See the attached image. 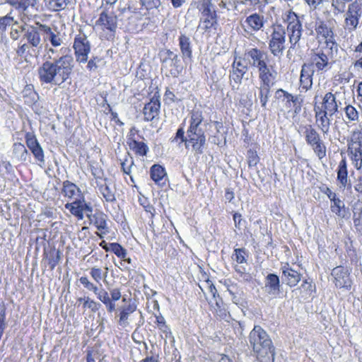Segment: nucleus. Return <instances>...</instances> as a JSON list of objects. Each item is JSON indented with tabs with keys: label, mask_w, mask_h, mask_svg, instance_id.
Returning <instances> with one entry per match:
<instances>
[{
	"label": "nucleus",
	"mask_w": 362,
	"mask_h": 362,
	"mask_svg": "<svg viewBox=\"0 0 362 362\" xmlns=\"http://www.w3.org/2000/svg\"><path fill=\"white\" fill-rule=\"evenodd\" d=\"M298 132L304 137L307 144L312 148L319 159L326 156V146L321 139L320 134L311 124L300 125Z\"/></svg>",
	"instance_id": "nucleus-5"
},
{
	"label": "nucleus",
	"mask_w": 362,
	"mask_h": 362,
	"mask_svg": "<svg viewBox=\"0 0 362 362\" xmlns=\"http://www.w3.org/2000/svg\"><path fill=\"white\" fill-rule=\"evenodd\" d=\"M258 74L259 82L264 83L274 84V81L277 76V71L272 64H269L266 67L259 70Z\"/></svg>",
	"instance_id": "nucleus-31"
},
{
	"label": "nucleus",
	"mask_w": 362,
	"mask_h": 362,
	"mask_svg": "<svg viewBox=\"0 0 362 362\" xmlns=\"http://www.w3.org/2000/svg\"><path fill=\"white\" fill-rule=\"evenodd\" d=\"M347 164L345 158L341 159L337 168V180L341 187H345L348 182Z\"/></svg>",
	"instance_id": "nucleus-35"
},
{
	"label": "nucleus",
	"mask_w": 362,
	"mask_h": 362,
	"mask_svg": "<svg viewBox=\"0 0 362 362\" xmlns=\"http://www.w3.org/2000/svg\"><path fill=\"white\" fill-rule=\"evenodd\" d=\"M281 269L282 271V280L288 286L293 287L300 281V274L292 269L288 263L281 267Z\"/></svg>",
	"instance_id": "nucleus-26"
},
{
	"label": "nucleus",
	"mask_w": 362,
	"mask_h": 362,
	"mask_svg": "<svg viewBox=\"0 0 362 362\" xmlns=\"http://www.w3.org/2000/svg\"><path fill=\"white\" fill-rule=\"evenodd\" d=\"M42 48V46L26 42L20 46L16 52L18 56L25 58L26 61H29L31 59L37 58L40 55Z\"/></svg>",
	"instance_id": "nucleus-22"
},
{
	"label": "nucleus",
	"mask_w": 362,
	"mask_h": 362,
	"mask_svg": "<svg viewBox=\"0 0 362 362\" xmlns=\"http://www.w3.org/2000/svg\"><path fill=\"white\" fill-rule=\"evenodd\" d=\"M105 251H111L115 255H117L118 257L121 259H124V257L127 255V250L119 243H112L109 245L108 248H105Z\"/></svg>",
	"instance_id": "nucleus-43"
},
{
	"label": "nucleus",
	"mask_w": 362,
	"mask_h": 362,
	"mask_svg": "<svg viewBox=\"0 0 362 362\" xmlns=\"http://www.w3.org/2000/svg\"><path fill=\"white\" fill-rule=\"evenodd\" d=\"M6 3L15 7L20 13L27 16V11L30 6L29 0H6Z\"/></svg>",
	"instance_id": "nucleus-41"
},
{
	"label": "nucleus",
	"mask_w": 362,
	"mask_h": 362,
	"mask_svg": "<svg viewBox=\"0 0 362 362\" xmlns=\"http://www.w3.org/2000/svg\"><path fill=\"white\" fill-rule=\"evenodd\" d=\"M151 178L159 186H163L167 182L165 169L160 165L154 164L150 169Z\"/></svg>",
	"instance_id": "nucleus-30"
},
{
	"label": "nucleus",
	"mask_w": 362,
	"mask_h": 362,
	"mask_svg": "<svg viewBox=\"0 0 362 362\" xmlns=\"http://www.w3.org/2000/svg\"><path fill=\"white\" fill-rule=\"evenodd\" d=\"M17 22L14 20V18L8 14L4 17L0 18V31L4 32L8 26L16 25Z\"/></svg>",
	"instance_id": "nucleus-45"
},
{
	"label": "nucleus",
	"mask_w": 362,
	"mask_h": 362,
	"mask_svg": "<svg viewBox=\"0 0 362 362\" xmlns=\"http://www.w3.org/2000/svg\"><path fill=\"white\" fill-rule=\"evenodd\" d=\"M62 194L69 200L74 199L71 203H66L65 208L78 220L83 219L84 212L93 211L90 203L86 202L81 189L74 182L65 180L62 182Z\"/></svg>",
	"instance_id": "nucleus-3"
},
{
	"label": "nucleus",
	"mask_w": 362,
	"mask_h": 362,
	"mask_svg": "<svg viewBox=\"0 0 362 362\" xmlns=\"http://www.w3.org/2000/svg\"><path fill=\"white\" fill-rule=\"evenodd\" d=\"M129 148L133 150L136 154L144 156L146 155L148 147L147 145L141 141H137L136 140L132 139L129 142Z\"/></svg>",
	"instance_id": "nucleus-39"
},
{
	"label": "nucleus",
	"mask_w": 362,
	"mask_h": 362,
	"mask_svg": "<svg viewBox=\"0 0 362 362\" xmlns=\"http://www.w3.org/2000/svg\"><path fill=\"white\" fill-rule=\"evenodd\" d=\"M109 291H110V295L111 296V297H110V300L115 302L120 299L122 294H121V291L119 288H111L109 290Z\"/></svg>",
	"instance_id": "nucleus-60"
},
{
	"label": "nucleus",
	"mask_w": 362,
	"mask_h": 362,
	"mask_svg": "<svg viewBox=\"0 0 362 362\" xmlns=\"http://www.w3.org/2000/svg\"><path fill=\"white\" fill-rule=\"evenodd\" d=\"M160 103L158 98L153 97L150 102L145 105L143 113L146 121H152L158 116Z\"/></svg>",
	"instance_id": "nucleus-28"
},
{
	"label": "nucleus",
	"mask_w": 362,
	"mask_h": 362,
	"mask_svg": "<svg viewBox=\"0 0 362 362\" xmlns=\"http://www.w3.org/2000/svg\"><path fill=\"white\" fill-rule=\"evenodd\" d=\"M161 69L169 72L173 77H177L182 72V66L177 54L170 49H164L159 53Z\"/></svg>",
	"instance_id": "nucleus-10"
},
{
	"label": "nucleus",
	"mask_w": 362,
	"mask_h": 362,
	"mask_svg": "<svg viewBox=\"0 0 362 362\" xmlns=\"http://www.w3.org/2000/svg\"><path fill=\"white\" fill-rule=\"evenodd\" d=\"M61 258V252L59 250H53L49 252L47 256L48 265L51 270H53L59 263Z\"/></svg>",
	"instance_id": "nucleus-44"
},
{
	"label": "nucleus",
	"mask_w": 362,
	"mask_h": 362,
	"mask_svg": "<svg viewBox=\"0 0 362 362\" xmlns=\"http://www.w3.org/2000/svg\"><path fill=\"white\" fill-rule=\"evenodd\" d=\"M79 281L84 286L85 288L90 291H93L94 293L98 289V287L95 284L92 283L87 276H81L79 279Z\"/></svg>",
	"instance_id": "nucleus-51"
},
{
	"label": "nucleus",
	"mask_w": 362,
	"mask_h": 362,
	"mask_svg": "<svg viewBox=\"0 0 362 362\" xmlns=\"http://www.w3.org/2000/svg\"><path fill=\"white\" fill-rule=\"evenodd\" d=\"M21 25H18V24L16 25L12 26L10 35L13 40H16L18 39V37H20V33H23L21 30Z\"/></svg>",
	"instance_id": "nucleus-63"
},
{
	"label": "nucleus",
	"mask_w": 362,
	"mask_h": 362,
	"mask_svg": "<svg viewBox=\"0 0 362 362\" xmlns=\"http://www.w3.org/2000/svg\"><path fill=\"white\" fill-rule=\"evenodd\" d=\"M274 98L278 105L281 107L282 110H285L290 112L293 107L294 115H297L301 112L303 99L300 95H293L288 91L279 88L275 91Z\"/></svg>",
	"instance_id": "nucleus-8"
},
{
	"label": "nucleus",
	"mask_w": 362,
	"mask_h": 362,
	"mask_svg": "<svg viewBox=\"0 0 362 362\" xmlns=\"http://www.w3.org/2000/svg\"><path fill=\"white\" fill-rule=\"evenodd\" d=\"M99 191L107 202H112L116 199L114 189L106 182L100 185Z\"/></svg>",
	"instance_id": "nucleus-40"
},
{
	"label": "nucleus",
	"mask_w": 362,
	"mask_h": 362,
	"mask_svg": "<svg viewBox=\"0 0 362 362\" xmlns=\"http://www.w3.org/2000/svg\"><path fill=\"white\" fill-rule=\"evenodd\" d=\"M42 26L46 25L36 23L34 25L25 24L20 27L21 30L23 32V39L27 43L42 46L41 39V33L43 34Z\"/></svg>",
	"instance_id": "nucleus-15"
},
{
	"label": "nucleus",
	"mask_w": 362,
	"mask_h": 362,
	"mask_svg": "<svg viewBox=\"0 0 362 362\" xmlns=\"http://www.w3.org/2000/svg\"><path fill=\"white\" fill-rule=\"evenodd\" d=\"M156 323L157 324L158 328L165 334L170 332V328L166 325L165 320L160 314L156 315Z\"/></svg>",
	"instance_id": "nucleus-49"
},
{
	"label": "nucleus",
	"mask_w": 362,
	"mask_h": 362,
	"mask_svg": "<svg viewBox=\"0 0 362 362\" xmlns=\"http://www.w3.org/2000/svg\"><path fill=\"white\" fill-rule=\"evenodd\" d=\"M90 275L96 283L100 284V281L103 280V270L100 268L92 267L90 269Z\"/></svg>",
	"instance_id": "nucleus-53"
},
{
	"label": "nucleus",
	"mask_w": 362,
	"mask_h": 362,
	"mask_svg": "<svg viewBox=\"0 0 362 362\" xmlns=\"http://www.w3.org/2000/svg\"><path fill=\"white\" fill-rule=\"evenodd\" d=\"M272 83H260L259 89V98L262 107H266L269 97L270 95Z\"/></svg>",
	"instance_id": "nucleus-36"
},
{
	"label": "nucleus",
	"mask_w": 362,
	"mask_h": 362,
	"mask_svg": "<svg viewBox=\"0 0 362 362\" xmlns=\"http://www.w3.org/2000/svg\"><path fill=\"white\" fill-rule=\"evenodd\" d=\"M245 255V250L244 249H242V248L235 249L234 254L233 255V258L238 264H243L246 262Z\"/></svg>",
	"instance_id": "nucleus-54"
},
{
	"label": "nucleus",
	"mask_w": 362,
	"mask_h": 362,
	"mask_svg": "<svg viewBox=\"0 0 362 362\" xmlns=\"http://www.w3.org/2000/svg\"><path fill=\"white\" fill-rule=\"evenodd\" d=\"M315 28L317 37L324 39L329 49L332 50L334 48H337V45L334 40L333 32L325 22H317Z\"/></svg>",
	"instance_id": "nucleus-21"
},
{
	"label": "nucleus",
	"mask_w": 362,
	"mask_h": 362,
	"mask_svg": "<svg viewBox=\"0 0 362 362\" xmlns=\"http://www.w3.org/2000/svg\"><path fill=\"white\" fill-rule=\"evenodd\" d=\"M206 284L207 286V288H208V290L209 291V293L212 295L213 298H214L215 300V303H216V305L218 307V308H220V304L221 303V300L219 298L218 300L216 299V297H218L219 298V295L217 293V290L215 287V286L214 285V284L210 281V280H207L206 281Z\"/></svg>",
	"instance_id": "nucleus-50"
},
{
	"label": "nucleus",
	"mask_w": 362,
	"mask_h": 362,
	"mask_svg": "<svg viewBox=\"0 0 362 362\" xmlns=\"http://www.w3.org/2000/svg\"><path fill=\"white\" fill-rule=\"evenodd\" d=\"M346 122H356L359 119V112L356 108L351 105H348L344 108Z\"/></svg>",
	"instance_id": "nucleus-42"
},
{
	"label": "nucleus",
	"mask_w": 362,
	"mask_h": 362,
	"mask_svg": "<svg viewBox=\"0 0 362 362\" xmlns=\"http://www.w3.org/2000/svg\"><path fill=\"white\" fill-rule=\"evenodd\" d=\"M84 300L83 308H88L92 312H96L100 307V304L95 300L86 297Z\"/></svg>",
	"instance_id": "nucleus-52"
},
{
	"label": "nucleus",
	"mask_w": 362,
	"mask_h": 362,
	"mask_svg": "<svg viewBox=\"0 0 362 362\" xmlns=\"http://www.w3.org/2000/svg\"><path fill=\"white\" fill-rule=\"evenodd\" d=\"M315 73L312 64H304L301 67L300 76V87L305 91H308L313 86V77Z\"/></svg>",
	"instance_id": "nucleus-25"
},
{
	"label": "nucleus",
	"mask_w": 362,
	"mask_h": 362,
	"mask_svg": "<svg viewBox=\"0 0 362 362\" xmlns=\"http://www.w3.org/2000/svg\"><path fill=\"white\" fill-rule=\"evenodd\" d=\"M199 11L201 16L199 18L197 30L202 33H215L217 30L218 23V17L215 9L209 1L204 2Z\"/></svg>",
	"instance_id": "nucleus-6"
},
{
	"label": "nucleus",
	"mask_w": 362,
	"mask_h": 362,
	"mask_svg": "<svg viewBox=\"0 0 362 362\" xmlns=\"http://www.w3.org/2000/svg\"><path fill=\"white\" fill-rule=\"evenodd\" d=\"M249 344L259 362H274V346L267 332L255 325L249 334Z\"/></svg>",
	"instance_id": "nucleus-2"
},
{
	"label": "nucleus",
	"mask_w": 362,
	"mask_h": 362,
	"mask_svg": "<svg viewBox=\"0 0 362 362\" xmlns=\"http://www.w3.org/2000/svg\"><path fill=\"white\" fill-rule=\"evenodd\" d=\"M342 3H339L338 1H333L332 4V6L334 7V9L335 11H337L338 13H342L344 11V7H345V5L344 4L346 2H344L342 0H341Z\"/></svg>",
	"instance_id": "nucleus-64"
},
{
	"label": "nucleus",
	"mask_w": 362,
	"mask_h": 362,
	"mask_svg": "<svg viewBox=\"0 0 362 362\" xmlns=\"http://www.w3.org/2000/svg\"><path fill=\"white\" fill-rule=\"evenodd\" d=\"M91 221L93 223L97 229L101 231L103 233H106L108 232L107 216L104 213H95L93 215Z\"/></svg>",
	"instance_id": "nucleus-34"
},
{
	"label": "nucleus",
	"mask_w": 362,
	"mask_h": 362,
	"mask_svg": "<svg viewBox=\"0 0 362 362\" xmlns=\"http://www.w3.org/2000/svg\"><path fill=\"white\" fill-rule=\"evenodd\" d=\"M25 141L37 165L43 167L45 163L44 151L35 134L33 132H27L25 134Z\"/></svg>",
	"instance_id": "nucleus-18"
},
{
	"label": "nucleus",
	"mask_w": 362,
	"mask_h": 362,
	"mask_svg": "<svg viewBox=\"0 0 362 362\" xmlns=\"http://www.w3.org/2000/svg\"><path fill=\"white\" fill-rule=\"evenodd\" d=\"M228 291L231 295V298L233 303L241 307H245V304L246 303V302L245 301L244 299L237 296L232 291L228 290Z\"/></svg>",
	"instance_id": "nucleus-61"
},
{
	"label": "nucleus",
	"mask_w": 362,
	"mask_h": 362,
	"mask_svg": "<svg viewBox=\"0 0 362 362\" xmlns=\"http://www.w3.org/2000/svg\"><path fill=\"white\" fill-rule=\"evenodd\" d=\"M267 21V18L263 15L253 13L245 18L243 27L245 31L257 33L262 30Z\"/></svg>",
	"instance_id": "nucleus-19"
},
{
	"label": "nucleus",
	"mask_w": 362,
	"mask_h": 362,
	"mask_svg": "<svg viewBox=\"0 0 362 362\" xmlns=\"http://www.w3.org/2000/svg\"><path fill=\"white\" fill-rule=\"evenodd\" d=\"M245 56L250 65L257 71L269 64V56L267 52L257 48H251L247 51Z\"/></svg>",
	"instance_id": "nucleus-17"
},
{
	"label": "nucleus",
	"mask_w": 362,
	"mask_h": 362,
	"mask_svg": "<svg viewBox=\"0 0 362 362\" xmlns=\"http://www.w3.org/2000/svg\"><path fill=\"white\" fill-rule=\"evenodd\" d=\"M247 69V66L243 62L240 57H235L229 75L230 84L233 89L238 88Z\"/></svg>",
	"instance_id": "nucleus-16"
},
{
	"label": "nucleus",
	"mask_w": 362,
	"mask_h": 362,
	"mask_svg": "<svg viewBox=\"0 0 362 362\" xmlns=\"http://www.w3.org/2000/svg\"><path fill=\"white\" fill-rule=\"evenodd\" d=\"M284 20L287 23L286 32L288 33L290 44L288 52L300 51L303 47L301 42L303 25L300 18L295 12L290 11Z\"/></svg>",
	"instance_id": "nucleus-4"
},
{
	"label": "nucleus",
	"mask_w": 362,
	"mask_h": 362,
	"mask_svg": "<svg viewBox=\"0 0 362 362\" xmlns=\"http://www.w3.org/2000/svg\"><path fill=\"white\" fill-rule=\"evenodd\" d=\"M6 307L5 305H0V329H5L6 328Z\"/></svg>",
	"instance_id": "nucleus-59"
},
{
	"label": "nucleus",
	"mask_w": 362,
	"mask_h": 362,
	"mask_svg": "<svg viewBox=\"0 0 362 362\" xmlns=\"http://www.w3.org/2000/svg\"><path fill=\"white\" fill-rule=\"evenodd\" d=\"M333 204L331 206V210L339 217H344L342 211L344 210V204L340 199L337 198L332 201Z\"/></svg>",
	"instance_id": "nucleus-46"
},
{
	"label": "nucleus",
	"mask_w": 362,
	"mask_h": 362,
	"mask_svg": "<svg viewBox=\"0 0 362 362\" xmlns=\"http://www.w3.org/2000/svg\"><path fill=\"white\" fill-rule=\"evenodd\" d=\"M103 11L95 22V27L103 31H108L112 36L117 25V18L114 12V8L101 7Z\"/></svg>",
	"instance_id": "nucleus-12"
},
{
	"label": "nucleus",
	"mask_w": 362,
	"mask_h": 362,
	"mask_svg": "<svg viewBox=\"0 0 362 362\" xmlns=\"http://www.w3.org/2000/svg\"><path fill=\"white\" fill-rule=\"evenodd\" d=\"M339 104L337 102V94L331 92H327L322 98V106L320 107V110L322 112H327L329 117L333 116L338 112Z\"/></svg>",
	"instance_id": "nucleus-23"
},
{
	"label": "nucleus",
	"mask_w": 362,
	"mask_h": 362,
	"mask_svg": "<svg viewBox=\"0 0 362 362\" xmlns=\"http://www.w3.org/2000/svg\"><path fill=\"white\" fill-rule=\"evenodd\" d=\"M179 46L183 59H191L192 57V49L189 37L185 34H181L179 37Z\"/></svg>",
	"instance_id": "nucleus-32"
},
{
	"label": "nucleus",
	"mask_w": 362,
	"mask_h": 362,
	"mask_svg": "<svg viewBox=\"0 0 362 362\" xmlns=\"http://www.w3.org/2000/svg\"><path fill=\"white\" fill-rule=\"evenodd\" d=\"M347 153L352 165L357 170L362 168V132L354 131L348 140Z\"/></svg>",
	"instance_id": "nucleus-9"
},
{
	"label": "nucleus",
	"mask_w": 362,
	"mask_h": 362,
	"mask_svg": "<svg viewBox=\"0 0 362 362\" xmlns=\"http://www.w3.org/2000/svg\"><path fill=\"white\" fill-rule=\"evenodd\" d=\"M233 221L235 222V226L238 230H241L244 226L245 221L242 219V216L239 213H235L233 214Z\"/></svg>",
	"instance_id": "nucleus-58"
},
{
	"label": "nucleus",
	"mask_w": 362,
	"mask_h": 362,
	"mask_svg": "<svg viewBox=\"0 0 362 362\" xmlns=\"http://www.w3.org/2000/svg\"><path fill=\"white\" fill-rule=\"evenodd\" d=\"M73 49L78 63H86L90 52V43L85 34L80 33L74 37Z\"/></svg>",
	"instance_id": "nucleus-13"
},
{
	"label": "nucleus",
	"mask_w": 362,
	"mask_h": 362,
	"mask_svg": "<svg viewBox=\"0 0 362 362\" xmlns=\"http://www.w3.org/2000/svg\"><path fill=\"white\" fill-rule=\"evenodd\" d=\"M206 141L201 139H194L192 137H188L185 144V147L187 148L191 145L192 151H194L195 154L200 155L204 152V146L205 145Z\"/></svg>",
	"instance_id": "nucleus-37"
},
{
	"label": "nucleus",
	"mask_w": 362,
	"mask_h": 362,
	"mask_svg": "<svg viewBox=\"0 0 362 362\" xmlns=\"http://www.w3.org/2000/svg\"><path fill=\"white\" fill-rule=\"evenodd\" d=\"M136 310V305L134 303H129L127 306L122 308L119 313V325L122 327H126L129 325V317Z\"/></svg>",
	"instance_id": "nucleus-33"
},
{
	"label": "nucleus",
	"mask_w": 362,
	"mask_h": 362,
	"mask_svg": "<svg viewBox=\"0 0 362 362\" xmlns=\"http://www.w3.org/2000/svg\"><path fill=\"white\" fill-rule=\"evenodd\" d=\"M121 168L124 173L130 175L132 168L134 165V160L129 156H125L124 158L121 161Z\"/></svg>",
	"instance_id": "nucleus-47"
},
{
	"label": "nucleus",
	"mask_w": 362,
	"mask_h": 362,
	"mask_svg": "<svg viewBox=\"0 0 362 362\" xmlns=\"http://www.w3.org/2000/svg\"><path fill=\"white\" fill-rule=\"evenodd\" d=\"M13 153L18 161H25L28 156V150L21 143H15L13 145Z\"/></svg>",
	"instance_id": "nucleus-38"
},
{
	"label": "nucleus",
	"mask_w": 362,
	"mask_h": 362,
	"mask_svg": "<svg viewBox=\"0 0 362 362\" xmlns=\"http://www.w3.org/2000/svg\"><path fill=\"white\" fill-rule=\"evenodd\" d=\"M95 294L96 295L98 299L100 300L103 304L111 300L109 296V293L104 289L99 290L98 288Z\"/></svg>",
	"instance_id": "nucleus-56"
},
{
	"label": "nucleus",
	"mask_w": 362,
	"mask_h": 362,
	"mask_svg": "<svg viewBox=\"0 0 362 362\" xmlns=\"http://www.w3.org/2000/svg\"><path fill=\"white\" fill-rule=\"evenodd\" d=\"M362 16V0H355L351 3L344 15V28L351 32L355 30Z\"/></svg>",
	"instance_id": "nucleus-11"
},
{
	"label": "nucleus",
	"mask_w": 362,
	"mask_h": 362,
	"mask_svg": "<svg viewBox=\"0 0 362 362\" xmlns=\"http://www.w3.org/2000/svg\"><path fill=\"white\" fill-rule=\"evenodd\" d=\"M265 292L276 298L280 293V280L279 277L274 274H269L265 278L264 285Z\"/></svg>",
	"instance_id": "nucleus-27"
},
{
	"label": "nucleus",
	"mask_w": 362,
	"mask_h": 362,
	"mask_svg": "<svg viewBox=\"0 0 362 362\" xmlns=\"http://www.w3.org/2000/svg\"><path fill=\"white\" fill-rule=\"evenodd\" d=\"M178 139H180L181 142H185V144H186V141H187V135L185 136V130H184V127H180L177 130L175 137L173 140V141H176Z\"/></svg>",
	"instance_id": "nucleus-62"
},
{
	"label": "nucleus",
	"mask_w": 362,
	"mask_h": 362,
	"mask_svg": "<svg viewBox=\"0 0 362 362\" xmlns=\"http://www.w3.org/2000/svg\"><path fill=\"white\" fill-rule=\"evenodd\" d=\"M69 0H48V6L51 10L59 11L64 8Z\"/></svg>",
	"instance_id": "nucleus-48"
},
{
	"label": "nucleus",
	"mask_w": 362,
	"mask_h": 362,
	"mask_svg": "<svg viewBox=\"0 0 362 362\" xmlns=\"http://www.w3.org/2000/svg\"><path fill=\"white\" fill-rule=\"evenodd\" d=\"M45 40L50 42L52 47H47L42 64L37 69V76L42 84H49L58 87L71 79L74 67V60L71 55L57 54L55 47H60L63 39L59 33L54 32L47 25L42 26Z\"/></svg>",
	"instance_id": "nucleus-1"
},
{
	"label": "nucleus",
	"mask_w": 362,
	"mask_h": 362,
	"mask_svg": "<svg viewBox=\"0 0 362 362\" xmlns=\"http://www.w3.org/2000/svg\"><path fill=\"white\" fill-rule=\"evenodd\" d=\"M332 276L335 286L340 288L350 289L351 280L348 269L342 266H338L332 271Z\"/></svg>",
	"instance_id": "nucleus-20"
},
{
	"label": "nucleus",
	"mask_w": 362,
	"mask_h": 362,
	"mask_svg": "<svg viewBox=\"0 0 362 362\" xmlns=\"http://www.w3.org/2000/svg\"><path fill=\"white\" fill-rule=\"evenodd\" d=\"M314 112L315 115L316 122L322 133L327 135L330 129L331 119L327 112L320 110V106L315 105Z\"/></svg>",
	"instance_id": "nucleus-24"
},
{
	"label": "nucleus",
	"mask_w": 362,
	"mask_h": 362,
	"mask_svg": "<svg viewBox=\"0 0 362 362\" xmlns=\"http://www.w3.org/2000/svg\"><path fill=\"white\" fill-rule=\"evenodd\" d=\"M329 50L331 49L327 47L324 49H320L312 54L310 64H312L313 69L315 67L317 71L321 72H326L332 69L333 62Z\"/></svg>",
	"instance_id": "nucleus-14"
},
{
	"label": "nucleus",
	"mask_w": 362,
	"mask_h": 362,
	"mask_svg": "<svg viewBox=\"0 0 362 362\" xmlns=\"http://www.w3.org/2000/svg\"><path fill=\"white\" fill-rule=\"evenodd\" d=\"M203 120L204 116L202 111L200 110H193L191 112L189 126L187 130V133L204 132L202 127Z\"/></svg>",
	"instance_id": "nucleus-29"
},
{
	"label": "nucleus",
	"mask_w": 362,
	"mask_h": 362,
	"mask_svg": "<svg viewBox=\"0 0 362 362\" xmlns=\"http://www.w3.org/2000/svg\"><path fill=\"white\" fill-rule=\"evenodd\" d=\"M101 61V59L98 57H94L90 59L89 61H87V69L90 71H95L98 69V64Z\"/></svg>",
	"instance_id": "nucleus-57"
},
{
	"label": "nucleus",
	"mask_w": 362,
	"mask_h": 362,
	"mask_svg": "<svg viewBox=\"0 0 362 362\" xmlns=\"http://www.w3.org/2000/svg\"><path fill=\"white\" fill-rule=\"evenodd\" d=\"M143 6L146 9L158 8L160 5V0H140Z\"/></svg>",
	"instance_id": "nucleus-55"
},
{
	"label": "nucleus",
	"mask_w": 362,
	"mask_h": 362,
	"mask_svg": "<svg viewBox=\"0 0 362 362\" xmlns=\"http://www.w3.org/2000/svg\"><path fill=\"white\" fill-rule=\"evenodd\" d=\"M268 48L271 54L280 58L286 49V32L281 24H274L268 37Z\"/></svg>",
	"instance_id": "nucleus-7"
}]
</instances>
